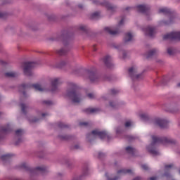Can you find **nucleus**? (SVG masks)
<instances>
[{"mask_svg":"<svg viewBox=\"0 0 180 180\" xmlns=\"http://www.w3.org/2000/svg\"><path fill=\"white\" fill-rule=\"evenodd\" d=\"M124 18H122L121 19V20L119 22L118 26H119V27L122 26V25L124 24Z\"/></svg>","mask_w":180,"mask_h":180,"instance_id":"49530a36","label":"nucleus"},{"mask_svg":"<svg viewBox=\"0 0 180 180\" xmlns=\"http://www.w3.org/2000/svg\"><path fill=\"white\" fill-rule=\"evenodd\" d=\"M110 93L112 95H116L117 94L119 93V91L115 89H112L110 90Z\"/></svg>","mask_w":180,"mask_h":180,"instance_id":"4c0bfd02","label":"nucleus"},{"mask_svg":"<svg viewBox=\"0 0 180 180\" xmlns=\"http://www.w3.org/2000/svg\"><path fill=\"white\" fill-rule=\"evenodd\" d=\"M85 72L92 83L98 82L101 80L100 76L96 72L90 70H86Z\"/></svg>","mask_w":180,"mask_h":180,"instance_id":"6e6552de","label":"nucleus"},{"mask_svg":"<svg viewBox=\"0 0 180 180\" xmlns=\"http://www.w3.org/2000/svg\"><path fill=\"white\" fill-rule=\"evenodd\" d=\"M163 176H165V178H166V179L167 180H174L172 179V176L167 172L165 173V175H163Z\"/></svg>","mask_w":180,"mask_h":180,"instance_id":"c85d7f7f","label":"nucleus"},{"mask_svg":"<svg viewBox=\"0 0 180 180\" xmlns=\"http://www.w3.org/2000/svg\"><path fill=\"white\" fill-rule=\"evenodd\" d=\"M177 86L180 87V82L179 84H177Z\"/></svg>","mask_w":180,"mask_h":180,"instance_id":"338daca9","label":"nucleus"},{"mask_svg":"<svg viewBox=\"0 0 180 180\" xmlns=\"http://www.w3.org/2000/svg\"><path fill=\"white\" fill-rule=\"evenodd\" d=\"M174 52H175V51H174V50L173 49H172V48L167 49V53H168L169 56L174 55Z\"/></svg>","mask_w":180,"mask_h":180,"instance_id":"2f4dec72","label":"nucleus"},{"mask_svg":"<svg viewBox=\"0 0 180 180\" xmlns=\"http://www.w3.org/2000/svg\"><path fill=\"white\" fill-rule=\"evenodd\" d=\"M129 75L133 81L142 78V75H137V67L133 66L128 70Z\"/></svg>","mask_w":180,"mask_h":180,"instance_id":"423d86ee","label":"nucleus"},{"mask_svg":"<svg viewBox=\"0 0 180 180\" xmlns=\"http://www.w3.org/2000/svg\"><path fill=\"white\" fill-rule=\"evenodd\" d=\"M78 7H79L80 9H82L83 6H82V4H79V5L78 6Z\"/></svg>","mask_w":180,"mask_h":180,"instance_id":"bf43d9fd","label":"nucleus"},{"mask_svg":"<svg viewBox=\"0 0 180 180\" xmlns=\"http://www.w3.org/2000/svg\"><path fill=\"white\" fill-rule=\"evenodd\" d=\"M152 143H150V146H148L147 150L148 151L152 154L153 155H159V152L158 150H155V147L157 145L159 144H162V145H166V144H174L175 143V141L166 138V137H163V138H160L155 136H152Z\"/></svg>","mask_w":180,"mask_h":180,"instance_id":"f257e3e1","label":"nucleus"},{"mask_svg":"<svg viewBox=\"0 0 180 180\" xmlns=\"http://www.w3.org/2000/svg\"><path fill=\"white\" fill-rule=\"evenodd\" d=\"M43 103L44 104L47 105H51L53 104V102L51 101H44Z\"/></svg>","mask_w":180,"mask_h":180,"instance_id":"58836bf2","label":"nucleus"},{"mask_svg":"<svg viewBox=\"0 0 180 180\" xmlns=\"http://www.w3.org/2000/svg\"><path fill=\"white\" fill-rule=\"evenodd\" d=\"M38 121H39V120L37 119V118H34V119H32V120H30V122H38Z\"/></svg>","mask_w":180,"mask_h":180,"instance_id":"603ef678","label":"nucleus"},{"mask_svg":"<svg viewBox=\"0 0 180 180\" xmlns=\"http://www.w3.org/2000/svg\"><path fill=\"white\" fill-rule=\"evenodd\" d=\"M103 6H105L107 8V10H108L110 12H115L117 7L115 6H113L110 4L108 1H105L104 3L101 4Z\"/></svg>","mask_w":180,"mask_h":180,"instance_id":"4468645a","label":"nucleus"},{"mask_svg":"<svg viewBox=\"0 0 180 180\" xmlns=\"http://www.w3.org/2000/svg\"><path fill=\"white\" fill-rule=\"evenodd\" d=\"M79 126H87L88 125V122H80Z\"/></svg>","mask_w":180,"mask_h":180,"instance_id":"3c124183","label":"nucleus"},{"mask_svg":"<svg viewBox=\"0 0 180 180\" xmlns=\"http://www.w3.org/2000/svg\"><path fill=\"white\" fill-rule=\"evenodd\" d=\"M123 58H126V55L125 53L123 54Z\"/></svg>","mask_w":180,"mask_h":180,"instance_id":"0e129e2a","label":"nucleus"},{"mask_svg":"<svg viewBox=\"0 0 180 180\" xmlns=\"http://www.w3.org/2000/svg\"><path fill=\"white\" fill-rule=\"evenodd\" d=\"M93 2H94V4H95L96 5L101 4L98 1H94Z\"/></svg>","mask_w":180,"mask_h":180,"instance_id":"864d4df0","label":"nucleus"},{"mask_svg":"<svg viewBox=\"0 0 180 180\" xmlns=\"http://www.w3.org/2000/svg\"><path fill=\"white\" fill-rule=\"evenodd\" d=\"M157 53H158V51H157L156 49H153V50L150 51L146 55V56L147 58H151L152 56L156 55Z\"/></svg>","mask_w":180,"mask_h":180,"instance_id":"4be33fe9","label":"nucleus"},{"mask_svg":"<svg viewBox=\"0 0 180 180\" xmlns=\"http://www.w3.org/2000/svg\"><path fill=\"white\" fill-rule=\"evenodd\" d=\"M10 180H19V179H11Z\"/></svg>","mask_w":180,"mask_h":180,"instance_id":"69168bd1","label":"nucleus"},{"mask_svg":"<svg viewBox=\"0 0 180 180\" xmlns=\"http://www.w3.org/2000/svg\"><path fill=\"white\" fill-rule=\"evenodd\" d=\"M132 39H133V34L131 32H127L125 34V37L124 38V41L125 43L131 41Z\"/></svg>","mask_w":180,"mask_h":180,"instance_id":"aec40b11","label":"nucleus"},{"mask_svg":"<svg viewBox=\"0 0 180 180\" xmlns=\"http://www.w3.org/2000/svg\"><path fill=\"white\" fill-rule=\"evenodd\" d=\"M140 117L143 120H148L149 119L148 116L146 114H141L140 115Z\"/></svg>","mask_w":180,"mask_h":180,"instance_id":"72a5a7b5","label":"nucleus"},{"mask_svg":"<svg viewBox=\"0 0 180 180\" xmlns=\"http://www.w3.org/2000/svg\"><path fill=\"white\" fill-rule=\"evenodd\" d=\"M24 131L22 129H18L15 131L16 136H22Z\"/></svg>","mask_w":180,"mask_h":180,"instance_id":"c756f323","label":"nucleus"},{"mask_svg":"<svg viewBox=\"0 0 180 180\" xmlns=\"http://www.w3.org/2000/svg\"><path fill=\"white\" fill-rule=\"evenodd\" d=\"M20 141H21V139H19V140L15 143V145L18 146Z\"/></svg>","mask_w":180,"mask_h":180,"instance_id":"4d7b16f0","label":"nucleus"},{"mask_svg":"<svg viewBox=\"0 0 180 180\" xmlns=\"http://www.w3.org/2000/svg\"><path fill=\"white\" fill-rule=\"evenodd\" d=\"M51 91L55 92L58 90V86L62 84L60 78H53L51 80Z\"/></svg>","mask_w":180,"mask_h":180,"instance_id":"1a4fd4ad","label":"nucleus"},{"mask_svg":"<svg viewBox=\"0 0 180 180\" xmlns=\"http://www.w3.org/2000/svg\"><path fill=\"white\" fill-rule=\"evenodd\" d=\"M143 31L145 32L146 35L153 37L155 34V28L151 26L147 27V28H143Z\"/></svg>","mask_w":180,"mask_h":180,"instance_id":"9d476101","label":"nucleus"},{"mask_svg":"<svg viewBox=\"0 0 180 180\" xmlns=\"http://www.w3.org/2000/svg\"><path fill=\"white\" fill-rule=\"evenodd\" d=\"M150 180H157V177H151L150 178Z\"/></svg>","mask_w":180,"mask_h":180,"instance_id":"6e6d98bb","label":"nucleus"},{"mask_svg":"<svg viewBox=\"0 0 180 180\" xmlns=\"http://www.w3.org/2000/svg\"><path fill=\"white\" fill-rule=\"evenodd\" d=\"M68 86L70 90L68 91V96L70 97L74 103H79L81 100V94L77 90V84L70 82Z\"/></svg>","mask_w":180,"mask_h":180,"instance_id":"f03ea898","label":"nucleus"},{"mask_svg":"<svg viewBox=\"0 0 180 180\" xmlns=\"http://www.w3.org/2000/svg\"><path fill=\"white\" fill-rule=\"evenodd\" d=\"M165 40H179L180 41V32H172L163 36Z\"/></svg>","mask_w":180,"mask_h":180,"instance_id":"0eeeda50","label":"nucleus"},{"mask_svg":"<svg viewBox=\"0 0 180 180\" xmlns=\"http://www.w3.org/2000/svg\"><path fill=\"white\" fill-rule=\"evenodd\" d=\"M88 174H89V167H87V166H86L83 169V174H84V176H86Z\"/></svg>","mask_w":180,"mask_h":180,"instance_id":"473e14b6","label":"nucleus"},{"mask_svg":"<svg viewBox=\"0 0 180 180\" xmlns=\"http://www.w3.org/2000/svg\"><path fill=\"white\" fill-rule=\"evenodd\" d=\"M159 13H163L165 15H173V11L169 8H162L159 10Z\"/></svg>","mask_w":180,"mask_h":180,"instance_id":"2eb2a0df","label":"nucleus"},{"mask_svg":"<svg viewBox=\"0 0 180 180\" xmlns=\"http://www.w3.org/2000/svg\"><path fill=\"white\" fill-rule=\"evenodd\" d=\"M104 30L105 32H107L108 34H110V35H116L119 33V30H112L111 27H105L104 28Z\"/></svg>","mask_w":180,"mask_h":180,"instance_id":"6ab92c4d","label":"nucleus"},{"mask_svg":"<svg viewBox=\"0 0 180 180\" xmlns=\"http://www.w3.org/2000/svg\"><path fill=\"white\" fill-rule=\"evenodd\" d=\"M7 17L6 13H2L0 11V18L1 19H5Z\"/></svg>","mask_w":180,"mask_h":180,"instance_id":"c9c22d12","label":"nucleus"},{"mask_svg":"<svg viewBox=\"0 0 180 180\" xmlns=\"http://www.w3.org/2000/svg\"><path fill=\"white\" fill-rule=\"evenodd\" d=\"M68 52V50L67 48L61 49L59 51H57V54L59 56H65Z\"/></svg>","mask_w":180,"mask_h":180,"instance_id":"393cba45","label":"nucleus"},{"mask_svg":"<svg viewBox=\"0 0 180 180\" xmlns=\"http://www.w3.org/2000/svg\"><path fill=\"white\" fill-rule=\"evenodd\" d=\"M153 123L161 128H167L168 127L169 122L166 120L157 119L153 122Z\"/></svg>","mask_w":180,"mask_h":180,"instance_id":"9b49d317","label":"nucleus"},{"mask_svg":"<svg viewBox=\"0 0 180 180\" xmlns=\"http://www.w3.org/2000/svg\"><path fill=\"white\" fill-rule=\"evenodd\" d=\"M133 180H141L140 177H136L135 179H134Z\"/></svg>","mask_w":180,"mask_h":180,"instance_id":"13d9d810","label":"nucleus"},{"mask_svg":"<svg viewBox=\"0 0 180 180\" xmlns=\"http://www.w3.org/2000/svg\"><path fill=\"white\" fill-rule=\"evenodd\" d=\"M17 75V73L15 72H8L5 73V77H7L8 78H15Z\"/></svg>","mask_w":180,"mask_h":180,"instance_id":"b1692460","label":"nucleus"},{"mask_svg":"<svg viewBox=\"0 0 180 180\" xmlns=\"http://www.w3.org/2000/svg\"><path fill=\"white\" fill-rule=\"evenodd\" d=\"M105 177H107V180H117L120 177L115 176V178H109L108 174H105Z\"/></svg>","mask_w":180,"mask_h":180,"instance_id":"e433bc0d","label":"nucleus"},{"mask_svg":"<svg viewBox=\"0 0 180 180\" xmlns=\"http://www.w3.org/2000/svg\"><path fill=\"white\" fill-rule=\"evenodd\" d=\"M12 156H13V155L12 154H6V155H3L1 157V160L2 161H8L9 160V159H11V158H12Z\"/></svg>","mask_w":180,"mask_h":180,"instance_id":"5701e85b","label":"nucleus"},{"mask_svg":"<svg viewBox=\"0 0 180 180\" xmlns=\"http://www.w3.org/2000/svg\"><path fill=\"white\" fill-rule=\"evenodd\" d=\"M132 124L131 122V121H127V122H125V127H131Z\"/></svg>","mask_w":180,"mask_h":180,"instance_id":"c03bdc74","label":"nucleus"},{"mask_svg":"<svg viewBox=\"0 0 180 180\" xmlns=\"http://www.w3.org/2000/svg\"><path fill=\"white\" fill-rule=\"evenodd\" d=\"M94 51H96V49L94 48Z\"/></svg>","mask_w":180,"mask_h":180,"instance_id":"774afa93","label":"nucleus"},{"mask_svg":"<svg viewBox=\"0 0 180 180\" xmlns=\"http://www.w3.org/2000/svg\"><path fill=\"white\" fill-rule=\"evenodd\" d=\"M79 30H80L81 31H83V32H86L87 30H88V28H87V27L85 26V25H80Z\"/></svg>","mask_w":180,"mask_h":180,"instance_id":"f704fd0d","label":"nucleus"},{"mask_svg":"<svg viewBox=\"0 0 180 180\" xmlns=\"http://www.w3.org/2000/svg\"><path fill=\"white\" fill-rule=\"evenodd\" d=\"M88 97L90 98V99H94V98H95V94H93V93H89V94H88Z\"/></svg>","mask_w":180,"mask_h":180,"instance_id":"a19ab883","label":"nucleus"},{"mask_svg":"<svg viewBox=\"0 0 180 180\" xmlns=\"http://www.w3.org/2000/svg\"><path fill=\"white\" fill-rule=\"evenodd\" d=\"M172 22V19L169 21V22H165L166 25H169Z\"/></svg>","mask_w":180,"mask_h":180,"instance_id":"5fc2aeb1","label":"nucleus"},{"mask_svg":"<svg viewBox=\"0 0 180 180\" xmlns=\"http://www.w3.org/2000/svg\"><path fill=\"white\" fill-rule=\"evenodd\" d=\"M105 157V153H102V152H99L98 153V158H102Z\"/></svg>","mask_w":180,"mask_h":180,"instance_id":"de8ad7c7","label":"nucleus"},{"mask_svg":"<svg viewBox=\"0 0 180 180\" xmlns=\"http://www.w3.org/2000/svg\"><path fill=\"white\" fill-rule=\"evenodd\" d=\"M91 136H93L94 137H95L96 136H98V137H100L101 140H103V139H106V137L107 139H109V135L105 131H100L97 129L92 131L91 134H87L86 138L89 139L91 137Z\"/></svg>","mask_w":180,"mask_h":180,"instance_id":"20e7f679","label":"nucleus"},{"mask_svg":"<svg viewBox=\"0 0 180 180\" xmlns=\"http://www.w3.org/2000/svg\"><path fill=\"white\" fill-rule=\"evenodd\" d=\"M86 114L95 113L98 111V109L96 108H87L84 110Z\"/></svg>","mask_w":180,"mask_h":180,"instance_id":"a878e982","label":"nucleus"},{"mask_svg":"<svg viewBox=\"0 0 180 180\" xmlns=\"http://www.w3.org/2000/svg\"><path fill=\"white\" fill-rule=\"evenodd\" d=\"M100 18V13L99 12H95L91 15V18L92 20H98Z\"/></svg>","mask_w":180,"mask_h":180,"instance_id":"bb28decb","label":"nucleus"},{"mask_svg":"<svg viewBox=\"0 0 180 180\" xmlns=\"http://www.w3.org/2000/svg\"><path fill=\"white\" fill-rule=\"evenodd\" d=\"M136 9L138 10V12H140L141 13H147L150 8L146 5H139L136 6Z\"/></svg>","mask_w":180,"mask_h":180,"instance_id":"ddd939ff","label":"nucleus"},{"mask_svg":"<svg viewBox=\"0 0 180 180\" xmlns=\"http://www.w3.org/2000/svg\"><path fill=\"white\" fill-rule=\"evenodd\" d=\"M110 106L111 108H116V104H115V103H112V102H110Z\"/></svg>","mask_w":180,"mask_h":180,"instance_id":"8fccbe9b","label":"nucleus"},{"mask_svg":"<svg viewBox=\"0 0 180 180\" xmlns=\"http://www.w3.org/2000/svg\"><path fill=\"white\" fill-rule=\"evenodd\" d=\"M32 87L34 88L36 91H39V92L44 91V89L39 84H32V85L22 84L20 86V92H22V95L24 96H25L26 93H25V90H26L27 89L32 88Z\"/></svg>","mask_w":180,"mask_h":180,"instance_id":"7ed1b4c3","label":"nucleus"},{"mask_svg":"<svg viewBox=\"0 0 180 180\" xmlns=\"http://www.w3.org/2000/svg\"><path fill=\"white\" fill-rule=\"evenodd\" d=\"M103 61H104V64H105V65L108 68H111L112 67L113 65L112 63V58L110 56H107L104 57Z\"/></svg>","mask_w":180,"mask_h":180,"instance_id":"dca6fc26","label":"nucleus"},{"mask_svg":"<svg viewBox=\"0 0 180 180\" xmlns=\"http://www.w3.org/2000/svg\"><path fill=\"white\" fill-rule=\"evenodd\" d=\"M67 64L66 61H62L60 62V63L59 64V65L58 66V68H63V66H65Z\"/></svg>","mask_w":180,"mask_h":180,"instance_id":"79ce46f5","label":"nucleus"},{"mask_svg":"<svg viewBox=\"0 0 180 180\" xmlns=\"http://www.w3.org/2000/svg\"><path fill=\"white\" fill-rule=\"evenodd\" d=\"M31 172L34 173V174H45L48 172V170H47V168L45 167L44 166H41V167H36V169H32Z\"/></svg>","mask_w":180,"mask_h":180,"instance_id":"f8f14e48","label":"nucleus"},{"mask_svg":"<svg viewBox=\"0 0 180 180\" xmlns=\"http://www.w3.org/2000/svg\"><path fill=\"white\" fill-rule=\"evenodd\" d=\"M36 66L34 62H25L24 63V74L27 77H31L32 75V69Z\"/></svg>","mask_w":180,"mask_h":180,"instance_id":"39448f33","label":"nucleus"},{"mask_svg":"<svg viewBox=\"0 0 180 180\" xmlns=\"http://www.w3.org/2000/svg\"><path fill=\"white\" fill-rule=\"evenodd\" d=\"M58 127H59L60 128H65V127H68V125H66V124H63V123H62V122H60V123L58 124Z\"/></svg>","mask_w":180,"mask_h":180,"instance_id":"37998d69","label":"nucleus"},{"mask_svg":"<svg viewBox=\"0 0 180 180\" xmlns=\"http://www.w3.org/2000/svg\"><path fill=\"white\" fill-rule=\"evenodd\" d=\"M9 131H11V126L9 124L0 127V134H7Z\"/></svg>","mask_w":180,"mask_h":180,"instance_id":"f3484780","label":"nucleus"},{"mask_svg":"<svg viewBox=\"0 0 180 180\" xmlns=\"http://www.w3.org/2000/svg\"><path fill=\"white\" fill-rule=\"evenodd\" d=\"M125 150L127 152V153L134 155V154L136 153V149H134V148L131 147V146H128L125 148Z\"/></svg>","mask_w":180,"mask_h":180,"instance_id":"412c9836","label":"nucleus"},{"mask_svg":"<svg viewBox=\"0 0 180 180\" xmlns=\"http://www.w3.org/2000/svg\"><path fill=\"white\" fill-rule=\"evenodd\" d=\"M59 137H60V139H61V140H68V136H60Z\"/></svg>","mask_w":180,"mask_h":180,"instance_id":"09e8293b","label":"nucleus"},{"mask_svg":"<svg viewBox=\"0 0 180 180\" xmlns=\"http://www.w3.org/2000/svg\"><path fill=\"white\" fill-rule=\"evenodd\" d=\"M0 63H1L2 65H5V63H5L4 61H3V60H1Z\"/></svg>","mask_w":180,"mask_h":180,"instance_id":"052dcab7","label":"nucleus"},{"mask_svg":"<svg viewBox=\"0 0 180 180\" xmlns=\"http://www.w3.org/2000/svg\"><path fill=\"white\" fill-rule=\"evenodd\" d=\"M126 174H132L133 172H132V170H131V169H122L121 170H119L117 172L118 176L124 175Z\"/></svg>","mask_w":180,"mask_h":180,"instance_id":"a211bd4d","label":"nucleus"},{"mask_svg":"<svg viewBox=\"0 0 180 180\" xmlns=\"http://www.w3.org/2000/svg\"><path fill=\"white\" fill-rule=\"evenodd\" d=\"M46 115H47V114H46V113L42 114V117H44Z\"/></svg>","mask_w":180,"mask_h":180,"instance_id":"e2e57ef3","label":"nucleus"},{"mask_svg":"<svg viewBox=\"0 0 180 180\" xmlns=\"http://www.w3.org/2000/svg\"><path fill=\"white\" fill-rule=\"evenodd\" d=\"M141 168L146 171L148 170V167L147 166V165H141Z\"/></svg>","mask_w":180,"mask_h":180,"instance_id":"a18cd8bd","label":"nucleus"},{"mask_svg":"<svg viewBox=\"0 0 180 180\" xmlns=\"http://www.w3.org/2000/svg\"><path fill=\"white\" fill-rule=\"evenodd\" d=\"M174 167V165H166V166H165V169L166 170H169V169L172 168Z\"/></svg>","mask_w":180,"mask_h":180,"instance_id":"ea45409f","label":"nucleus"},{"mask_svg":"<svg viewBox=\"0 0 180 180\" xmlns=\"http://www.w3.org/2000/svg\"><path fill=\"white\" fill-rule=\"evenodd\" d=\"M129 9H132V8L128 7V8H126V11H129Z\"/></svg>","mask_w":180,"mask_h":180,"instance_id":"680f3d73","label":"nucleus"},{"mask_svg":"<svg viewBox=\"0 0 180 180\" xmlns=\"http://www.w3.org/2000/svg\"><path fill=\"white\" fill-rule=\"evenodd\" d=\"M20 108L22 113L26 114V110L27 109V105H25V104H20Z\"/></svg>","mask_w":180,"mask_h":180,"instance_id":"cd10ccee","label":"nucleus"},{"mask_svg":"<svg viewBox=\"0 0 180 180\" xmlns=\"http://www.w3.org/2000/svg\"><path fill=\"white\" fill-rule=\"evenodd\" d=\"M20 168L24 169L25 170H29L30 169L27 163H25V162H23V163H22V165H20Z\"/></svg>","mask_w":180,"mask_h":180,"instance_id":"7c9ffc66","label":"nucleus"}]
</instances>
